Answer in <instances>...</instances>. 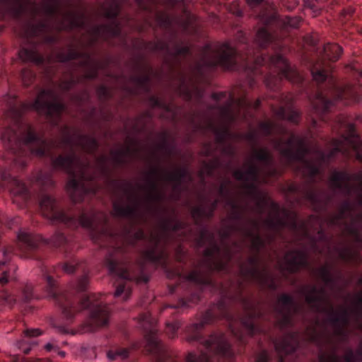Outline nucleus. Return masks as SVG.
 <instances>
[{
	"label": "nucleus",
	"instance_id": "a19ab883",
	"mask_svg": "<svg viewBox=\"0 0 362 362\" xmlns=\"http://www.w3.org/2000/svg\"><path fill=\"white\" fill-rule=\"evenodd\" d=\"M106 264L108 267L110 273L115 274L116 276H117L119 279H129V275L127 274L126 271H116L117 262H115L114 260L107 259Z\"/></svg>",
	"mask_w": 362,
	"mask_h": 362
},
{
	"label": "nucleus",
	"instance_id": "79ce46f5",
	"mask_svg": "<svg viewBox=\"0 0 362 362\" xmlns=\"http://www.w3.org/2000/svg\"><path fill=\"white\" fill-rule=\"evenodd\" d=\"M248 315H250V317L247 319H244L242 322V324L244 329L247 332L248 334L252 335L257 331V329L255 328L253 322V317L255 316V314L248 313Z\"/></svg>",
	"mask_w": 362,
	"mask_h": 362
},
{
	"label": "nucleus",
	"instance_id": "2eb2a0df",
	"mask_svg": "<svg viewBox=\"0 0 362 362\" xmlns=\"http://www.w3.org/2000/svg\"><path fill=\"white\" fill-rule=\"evenodd\" d=\"M107 216L105 214L100 212L96 214L88 215L83 214L79 218L80 225L90 230L93 239H95V233L101 230L102 234L107 233V228L106 226Z\"/></svg>",
	"mask_w": 362,
	"mask_h": 362
},
{
	"label": "nucleus",
	"instance_id": "338daca9",
	"mask_svg": "<svg viewBox=\"0 0 362 362\" xmlns=\"http://www.w3.org/2000/svg\"><path fill=\"white\" fill-rule=\"evenodd\" d=\"M177 323H168L167 324V328L169 332L171 333L169 334L170 337L173 338L174 337V334L177 329Z\"/></svg>",
	"mask_w": 362,
	"mask_h": 362
},
{
	"label": "nucleus",
	"instance_id": "393cba45",
	"mask_svg": "<svg viewBox=\"0 0 362 362\" xmlns=\"http://www.w3.org/2000/svg\"><path fill=\"white\" fill-rule=\"evenodd\" d=\"M83 23V16L77 15L74 12H68L62 16V23L57 25L58 29L72 28L81 27Z\"/></svg>",
	"mask_w": 362,
	"mask_h": 362
},
{
	"label": "nucleus",
	"instance_id": "20e7f679",
	"mask_svg": "<svg viewBox=\"0 0 362 362\" xmlns=\"http://www.w3.org/2000/svg\"><path fill=\"white\" fill-rule=\"evenodd\" d=\"M17 127L18 132L6 129L1 136L2 142L13 151L23 147L28 149L30 154L42 157L49 155L50 149L56 146L54 143H48L37 137L31 126L25 122H20Z\"/></svg>",
	"mask_w": 362,
	"mask_h": 362
},
{
	"label": "nucleus",
	"instance_id": "6e6d98bb",
	"mask_svg": "<svg viewBox=\"0 0 362 362\" xmlns=\"http://www.w3.org/2000/svg\"><path fill=\"white\" fill-rule=\"evenodd\" d=\"M37 181L45 185H49L53 184L50 175H43L42 173H40L37 176Z\"/></svg>",
	"mask_w": 362,
	"mask_h": 362
},
{
	"label": "nucleus",
	"instance_id": "a211bd4d",
	"mask_svg": "<svg viewBox=\"0 0 362 362\" xmlns=\"http://www.w3.org/2000/svg\"><path fill=\"white\" fill-rule=\"evenodd\" d=\"M270 63L278 68L282 76L288 78L292 83H300L303 78L300 74L294 69L291 68L286 59L280 54H276L271 57Z\"/></svg>",
	"mask_w": 362,
	"mask_h": 362
},
{
	"label": "nucleus",
	"instance_id": "c03bdc74",
	"mask_svg": "<svg viewBox=\"0 0 362 362\" xmlns=\"http://www.w3.org/2000/svg\"><path fill=\"white\" fill-rule=\"evenodd\" d=\"M103 14L108 18H114L119 13V6L117 4H112L110 8H107L106 5L103 6Z\"/></svg>",
	"mask_w": 362,
	"mask_h": 362
},
{
	"label": "nucleus",
	"instance_id": "0e129e2a",
	"mask_svg": "<svg viewBox=\"0 0 362 362\" xmlns=\"http://www.w3.org/2000/svg\"><path fill=\"white\" fill-rule=\"evenodd\" d=\"M187 279L195 282H199L201 281V277L199 272L194 271L187 275Z\"/></svg>",
	"mask_w": 362,
	"mask_h": 362
},
{
	"label": "nucleus",
	"instance_id": "412c9836",
	"mask_svg": "<svg viewBox=\"0 0 362 362\" xmlns=\"http://www.w3.org/2000/svg\"><path fill=\"white\" fill-rule=\"evenodd\" d=\"M9 255L4 248H0V284H5L9 280L16 279L15 272L17 267L8 263Z\"/></svg>",
	"mask_w": 362,
	"mask_h": 362
},
{
	"label": "nucleus",
	"instance_id": "f704fd0d",
	"mask_svg": "<svg viewBox=\"0 0 362 362\" xmlns=\"http://www.w3.org/2000/svg\"><path fill=\"white\" fill-rule=\"evenodd\" d=\"M276 116L281 119H286L291 122H297L299 115L297 112L290 110L286 109L284 107L279 108L276 112Z\"/></svg>",
	"mask_w": 362,
	"mask_h": 362
},
{
	"label": "nucleus",
	"instance_id": "1a4fd4ad",
	"mask_svg": "<svg viewBox=\"0 0 362 362\" xmlns=\"http://www.w3.org/2000/svg\"><path fill=\"white\" fill-rule=\"evenodd\" d=\"M204 58V64L210 66L219 64L231 67L245 60L228 43L210 47L206 51Z\"/></svg>",
	"mask_w": 362,
	"mask_h": 362
},
{
	"label": "nucleus",
	"instance_id": "5701e85b",
	"mask_svg": "<svg viewBox=\"0 0 362 362\" xmlns=\"http://www.w3.org/2000/svg\"><path fill=\"white\" fill-rule=\"evenodd\" d=\"M1 177L4 180L9 179L10 190L14 197H22L25 199L27 188L21 181L16 177L9 178L8 174L5 170L1 172Z\"/></svg>",
	"mask_w": 362,
	"mask_h": 362
},
{
	"label": "nucleus",
	"instance_id": "6e6552de",
	"mask_svg": "<svg viewBox=\"0 0 362 362\" xmlns=\"http://www.w3.org/2000/svg\"><path fill=\"white\" fill-rule=\"evenodd\" d=\"M81 308H89L90 314L82 326L83 332H92L109 322L110 310L107 305L98 299L96 294L84 298L81 303Z\"/></svg>",
	"mask_w": 362,
	"mask_h": 362
},
{
	"label": "nucleus",
	"instance_id": "2f4dec72",
	"mask_svg": "<svg viewBox=\"0 0 362 362\" xmlns=\"http://www.w3.org/2000/svg\"><path fill=\"white\" fill-rule=\"evenodd\" d=\"M136 207V204L123 206L119 202H115L113 212L118 216H132L135 214Z\"/></svg>",
	"mask_w": 362,
	"mask_h": 362
},
{
	"label": "nucleus",
	"instance_id": "4d7b16f0",
	"mask_svg": "<svg viewBox=\"0 0 362 362\" xmlns=\"http://www.w3.org/2000/svg\"><path fill=\"white\" fill-rule=\"evenodd\" d=\"M33 78V74L30 70L25 69L22 71V79L25 86H28Z\"/></svg>",
	"mask_w": 362,
	"mask_h": 362
},
{
	"label": "nucleus",
	"instance_id": "e433bc0d",
	"mask_svg": "<svg viewBox=\"0 0 362 362\" xmlns=\"http://www.w3.org/2000/svg\"><path fill=\"white\" fill-rule=\"evenodd\" d=\"M326 0H304L305 8L309 9L313 16H317L320 13V5Z\"/></svg>",
	"mask_w": 362,
	"mask_h": 362
},
{
	"label": "nucleus",
	"instance_id": "f8f14e48",
	"mask_svg": "<svg viewBox=\"0 0 362 362\" xmlns=\"http://www.w3.org/2000/svg\"><path fill=\"white\" fill-rule=\"evenodd\" d=\"M165 243L166 238L163 233L153 232L149 238L150 247L144 252L145 258L151 262L164 265L166 258L164 249Z\"/></svg>",
	"mask_w": 362,
	"mask_h": 362
},
{
	"label": "nucleus",
	"instance_id": "423d86ee",
	"mask_svg": "<svg viewBox=\"0 0 362 362\" xmlns=\"http://www.w3.org/2000/svg\"><path fill=\"white\" fill-rule=\"evenodd\" d=\"M307 304L316 312L327 313L331 322L344 326L348 322L349 315L346 308L334 312L332 305L323 290L306 287L303 290Z\"/></svg>",
	"mask_w": 362,
	"mask_h": 362
},
{
	"label": "nucleus",
	"instance_id": "f03ea898",
	"mask_svg": "<svg viewBox=\"0 0 362 362\" xmlns=\"http://www.w3.org/2000/svg\"><path fill=\"white\" fill-rule=\"evenodd\" d=\"M276 174L269 151L267 148H260L252 150L250 158L242 169L235 171L234 177L242 182L241 193L253 195L257 192V184L267 182L265 177Z\"/></svg>",
	"mask_w": 362,
	"mask_h": 362
},
{
	"label": "nucleus",
	"instance_id": "9b49d317",
	"mask_svg": "<svg viewBox=\"0 0 362 362\" xmlns=\"http://www.w3.org/2000/svg\"><path fill=\"white\" fill-rule=\"evenodd\" d=\"M243 276L250 278L260 286L275 289L277 286L274 278L266 268H260L257 257H252L248 262V268L244 266L240 269Z\"/></svg>",
	"mask_w": 362,
	"mask_h": 362
},
{
	"label": "nucleus",
	"instance_id": "4be33fe9",
	"mask_svg": "<svg viewBox=\"0 0 362 362\" xmlns=\"http://www.w3.org/2000/svg\"><path fill=\"white\" fill-rule=\"evenodd\" d=\"M361 356L352 351H347L344 358L339 357L335 352L323 353L320 356V362H358Z\"/></svg>",
	"mask_w": 362,
	"mask_h": 362
},
{
	"label": "nucleus",
	"instance_id": "ea45409f",
	"mask_svg": "<svg viewBox=\"0 0 362 362\" xmlns=\"http://www.w3.org/2000/svg\"><path fill=\"white\" fill-rule=\"evenodd\" d=\"M78 144L81 146V148L88 152H93L97 148V142L96 141L90 137L83 136L79 139Z\"/></svg>",
	"mask_w": 362,
	"mask_h": 362
},
{
	"label": "nucleus",
	"instance_id": "c756f323",
	"mask_svg": "<svg viewBox=\"0 0 362 362\" xmlns=\"http://www.w3.org/2000/svg\"><path fill=\"white\" fill-rule=\"evenodd\" d=\"M18 240L20 243H23L29 248H34L37 247V238L32 233L25 231L20 230L17 235Z\"/></svg>",
	"mask_w": 362,
	"mask_h": 362
},
{
	"label": "nucleus",
	"instance_id": "13d9d810",
	"mask_svg": "<svg viewBox=\"0 0 362 362\" xmlns=\"http://www.w3.org/2000/svg\"><path fill=\"white\" fill-rule=\"evenodd\" d=\"M158 22L163 25H167L171 23V19L170 16H168L165 13L160 14L157 16Z\"/></svg>",
	"mask_w": 362,
	"mask_h": 362
},
{
	"label": "nucleus",
	"instance_id": "72a5a7b5",
	"mask_svg": "<svg viewBox=\"0 0 362 362\" xmlns=\"http://www.w3.org/2000/svg\"><path fill=\"white\" fill-rule=\"evenodd\" d=\"M313 80L317 83L325 81L328 77L327 70L323 63H317L311 70Z\"/></svg>",
	"mask_w": 362,
	"mask_h": 362
},
{
	"label": "nucleus",
	"instance_id": "58836bf2",
	"mask_svg": "<svg viewBox=\"0 0 362 362\" xmlns=\"http://www.w3.org/2000/svg\"><path fill=\"white\" fill-rule=\"evenodd\" d=\"M42 9L46 15L55 16L58 13L59 4L56 0H47L43 2Z\"/></svg>",
	"mask_w": 362,
	"mask_h": 362
},
{
	"label": "nucleus",
	"instance_id": "bb28decb",
	"mask_svg": "<svg viewBox=\"0 0 362 362\" xmlns=\"http://www.w3.org/2000/svg\"><path fill=\"white\" fill-rule=\"evenodd\" d=\"M331 104L332 102L327 100L321 93H318L315 99L312 101L313 110L316 115H319L325 112Z\"/></svg>",
	"mask_w": 362,
	"mask_h": 362
},
{
	"label": "nucleus",
	"instance_id": "0eeeda50",
	"mask_svg": "<svg viewBox=\"0 0 362 362\" xmlns=\"http://www.w3.org/2000/svg\"><path fill=\"white\" fill-rule=\"evenodd\" d=\"M286 224L284 218L281 217V212L277 205H273L269 216L264 222L259 221H252L250 223V228L243 231L246 241L249 242L253 250H259L263 247L264 241L260 235L262 226L269 228H278Z\"/></svg>",
	"mask_w": 362,
	"mask_h": 362
},
{
	"label": "nucleus",
	"instance_id": "680f3d73",
	"mask_svg": "<svg viewBox=\"0 0 362 362\" xmlns=\"http://www.w3.org/2000/svg\"><path fill=\"white\" fill-rule=\"evenodd\" d=\"M269 360V355L267 351H263L257 356L256 362H268Z\"/></svg>",
	"mask_w": 362,
	"mask_h": 362
},
{
	"label": "nucleus",
	"instance_id": "a18cd8bd",
	"mask_svg": "<svg viewBox=\"0 0 362 362\" xmlns=\"http://www.w3.org/2000/svg\"><path fill=\"white\" fill-rule=\"evenodd\" d=\"M37 344L36 341L32 342H26L23 340L19 341L17 343V346L19 349H21L24 354H28L33 346H36Z\"/></svg>",
	"mask_w": 362,
	"mask_h": 362
},
{
	"label": "nucleus",
	"instance_id": "bf43d9fd",
	"mask_svg": "<svg viewBox=\"0 0 362 362\" xmlns=\"http://www.w3.org/2000/svg\"><path fill=\"white\" fill-rule=\"evenodd\" d=\"M25 335L29 337H37L42 334V332L39 329H30L24 332Z\"/></svg>",
	"mask_w": 362,
	"mask_h": 362
},
{
	"label": "nucleus",
	"instance_id": "7c9ffc66",
	"mask_svg": "<svg viewBox=\"0 0 362 362\" xmlns=\"http://www.w3.org/2000/svg\"><path fill=\"white\" fill-rule=\"evenodd\" d=\"M257 18L263 23L269 24L276 20V14L274 12L272 6L267 4L264 6V7L261 10V12L258 15Z\"/></svg>",
	"mask_w": 362,
	"mask_h": 362
},
{
	"label": "nucleus",
	"instance_id": "09e8293b",
	"mask_svg": "<svg viewBox=\"0 0 362 362\" xmlns=\"http://www.w3.org/2000/svg\"><path fill=\"white\" fill-rule=\"evenodd\" d=\"M106 32L111 35H117L119 33L120 29L118 25L112 24L110 27H101L98 28L97 33Z\"/></svg>",
	"mask_w": 362,
	"mask_h": 362
},
{
	"label": "nucleus",
	"instance_id": "b1692460",
	"mask_svg": "<svg viewBox=\"0 0 362 362\" xmlns=\"http://www.w3.org/2000/svg\"><path fill=\"white\" fill-rule=\"evenodd\" d=\"M220 255V250L216 245H212L204 251V255L207 259H215L214 267L218 269H223L226 263L230 259V255L228 252H226L224 257L221 259H216Z\"/></svg>",
	"mask_w": 362,
	"mask_h": 362
},
{
	"label": "nucleus",
	"instance_id": "3c124183",
	"mask_svg": "<svg viewBox=\"0 0 362 362\" xmlns=\"http://www.w3.org/2000/svg\"><path fill=\"white\" fill-rule=\"evenodd\" d=\"M128 356V351L126 349H121L115 352L110 351L107 353V357L110 360H114L117 358L122 359L126 358Z\"/></svg>",
	"mask_w": 362,
	"mask_h": 362
},
{
	"label": "nucleus",
	"instance_id": "dca6fc26",
	"mask_svg": "<svg viewBox=\"0 0 362 362\" xmlns=\"http://www.w3.org/2000/svg\"><path fill=\"white\" fill-rule=\"evenodd\" d=\"M347 216H352V206L349 203H345L341 209L340 213L329 220V224L338 225L341 224L343 219ZM351 223L347 228V230L350 233H356L359 230H362V214L351 218Z\"/></svg>",
	"mask_w": 362,
	"mask_h": 362
},
{
	"label": "nucleus",
	"instance_id": "f257e3e1",
	"mask_svg": "<svg viewBox=\"0 0 362 362\" xmlns=\"http://www.w3.org/2000/svg\"><path fill=\"white\" fill-rule=\"evenodd\" d=\"M289 138L286 141L281 139L274 141V147L281 156L288 161H300L301 168L299 169L303 175L313 177L320 171V167L325 160L334 156L336 152L349 154L351 149L356 152L358 160L362 161V143L358 136L354 133H350L346 136H341L334 141V147L328 156L322 151H317L310 156L314 160H304L308 155L305 139L293 134H288ZM330 187L334 189L349 194H356V204L362 206V172L350 175L342 172H335L329 180Z\"/></svg>",
	"mask_w": 362,
	"mask_h": 362
},
{
	"label": "nucleus",
	"instance_id": "39448f33",
	"mask_svg": "<svg viewBox=\"0 0 362 362\" xmlns=\"http://www.w3.org/2000/svg\"><path fill=\"white\" fill-rule=\"evenodd\" d=\"M30 109H34L40 114L44 113L47 117H58L63 111L64 106L54 90H42L38 94L33 103H23L19 108L13 106L11 107L8 115L14 121H18L22 112Z\"/></svg>",
	"mask_w": 362,
	"mask_h": 362
},
{
	"label": "nucleus",
	"instance_id": "de8ad7c7",
	"mask_svg": "<svg viewBox=\"0 0 362 362\" xmlns=\"http://www.w3.org/2000/svg\"><path fill=\"white\" fill-rule=\"evenodd\" d=\"M186 362H210L209 358L206 353L202 354L197 357L194 354H189L186 359Z\"/></svg>",
	"mask_w": 362,
	"mask_h": 362
},
{
	"label": "nucleus",
	"instance_id": "4c0bfd02",
	"mask_svg": "<svg viewBox=\"0 0 362 362\" xmlns=\"http://www.w3.org/2000/svg\"><path fill=\"white\" fill-rule=\"evenodd\" d=\"M62 313L66 319H72L79 311V308L74 305L71 301L66 300L62 305Z\"/></svg>",
	"mask_w": 362,
	"mask_h": 362
},
{
	"label": "nucleus",
	"instance_id": "864d4df0",
	"mask_svg": "<svg viewBox=\"0 0 362 362\" xmlns=\"http://www.w3.org/2000/svg\"><path fill=\"white\" fill-rule=\"evenodd\" d=\"M0 299L2 300L6 305L9 306L13 305L16 302L15 298L7 291L2 292L0 296Z\"/></svg>",
	"mask_w": 362,
	"mask_h": 362
},
{
	"label": "nucleus",
	"instance_id": "a878e982",
	"mask_svg": "<svg viewBox=\"0 0 362 362\" xmlns=\"http://www.w3.org/2000/svg\"><path fill=\"white\" fill-rule=\"evenodd\" d=\"M19 57L23 62H31L40 64L43 62V57L38 54L35 48H23L18 53Z\"/></svg>",
	"mask_w": 362,
	"mask_h": 362
},
{
	"label": "nucleus",
	"instance_id": "6ab92c4d",
	"mask_svg": "<svg viewBox=\"0 0 362 362\" xmlns=\"http://www.w3.org/2000/svg\"><path fill=\"white\" fill-rule=\"evenodd\" d=\"M305 264L306 256L304 252L291 251L286 254L279 267L282 270L293 272Z\"/></svg>",
	"mask_w": 362,
	"mask_h": 362
},
{
	"label": "nucleus",
	"instance_id": "aec40b11",
	"mask_svg": "<svg viewBox=\"0 0 362 362\" xmlns=\"http://www.w3.org/2000/svg\"><path fill=\"white\" fill-rule=\"evenodd\" d=\"M204 346L207 351L214 352L223 356L231 355L230 345L223 334L211 336L205 341Z\"/></svg>",
	"mask_w": 362,
	"mask_h": 362
},
{
	"label": "nucleus",
	"instance_id": "8fccbe9b",
	"mask_svg": "<svg viewBox=\"0 0 362 362\" xmlns=\"http://www.w3.org/2000/svg\"><path fill=\"white\" fill-rule=\"evenodd\" d=\"M130 290L129 288H125L124 285L119 284L115 292V296L118 297L120 296L122 293H124L123 300H127L130 296Z\"/></svg>",
	"mask_w": 362,
	"mask_h": 362
},
{
	"label": "nucleus",
	"instance_id": "f3484780",
	"mask_svg": "<svg viewBox=\"0 0 362 362\" xmlns=\"http://www.w3.org/2000/svg\"><path fill=\"white\" fill-rule=\"evenodd\" d=\"M298 334H291L276 340L274 343L275 351L279 357V362H283V357L294 352L298 346Z\"/></svg>",
	"mask_w": 362,
	"mask_h": 362
},
{
	"label": "nucleus",
	"instance_id": "7ed1b4c3",
	"mask_svg": "<svg viewBox=\"0 0 362 362\" xmlns=\"http://www.w3.org/2000/svg\"><path fill=\"white\" fill-rule=\"evenodd\" d=\"M54 168L65 170L71 177L69 180L66 188L74 202H80L83 196L90 192H95L96 189L93 186H86V180L95 178L92 174L94 169L86 160L81 161L74 153L68 156H60L52 161Z\"/></svg>",
	"mask_w": 362,
	"mask_h": 362
},
{
	"label": "nucleus",
	"instance_id": "774afa93",
	"mask_svg": "<svg viewBox=\"0 0 362 362\" xmlns=\"http://www.w3.org/2000/svg\"><path fill=\"white\" fill-rule=\"evenodd\" d=\"M299 23L298 18H287L286 24L292 28H296Z\"/></svg>",
	"mask_w": 362,
	"mask_h": 362
},
{
	"label": "nucleus",
	"instance_id": "603ef678",
	"mask_svg": "<svg viewBox=\"0 0 362 362\" xmlns=\"http://www.w3.org/2000/svg\"><path fill=\"white\" fill-rule=\"evenodd\" d=\"M146 340L151 351H156L158 349L159 341L156 337L154 335L147 336Z\"/></svg>",
	"mask_w": 362,
	"mask_h": 362
},
{
	"label": "nucleus",
	"instance_id": "9d476101",
	"mask_svg": "<svg viewBox=\"0 0 362 362\" xmlns=\"http://www.w3.org/2000/svg\"><path fill=\"white\" fill-rule=\"evenodd\" d=\"M233 104V100L231 97H229L226 100V105L218 110V124L210 120L205 126L206 129L216 133L218 140H223L228 137L229 134V125L237 117V115L232 110Z\"/></svg>",
	"mask_w": 362,
	"mask_h": 362
},
{
	"label": "nucleus",
	"instance_id": "49530a36",
	"mask_svg": "<svg viewBox=\"0 0 362 362\" xmlns=\"http://www.w3.org/2000/svg\"><path fill=\"white\" fill-rule=\"evenodd\" d=\"M47 293L48 298H55L57 297V293L55 291V281L51 276H47Z\"/></svg>",
	"mask_w": 362,
	"mask_h": 362
},
{
	"label": "nucleus",
	"instance_id": "5fc2aeb1",
	"mask_svg": "<svg viewBox=\"0 0 362 362\" xmlns=\"http://www.w3.org/2000/svg\"><path fill=\"white\" fill-rule=\"evenodd\" d=\"M185 18H186V20L182 23V26L184 30H185L188 32H190L189 29L191 28H194L195 26L194 21H193V16H191L189 13H186Z\"/></svg>",
	"mask_w": 362,
	"mask_h": 362
},
{
	"label": "nucleus",
	"instance_id": "473e14b6",
	"mask_svg": "<svg viewBox=\"0 0 362 362\" xmlns=\"http://www.w3.org/2000/svg\"><path fill=\"white\" fill-rule=\"evenodd\" d=\"M323 50L325 57L332 62L337 60L342 52V48L337 44L328 43L325 45Z\"/></svg>",
	"mask_w": 362,
	"mask_h": 362
},
{
	"label": "nucleus",
	"instance_id": "37998d69",
	"mask_svg": "<svg viewBox=\"0 0 362 362\" xmlns=\"http://www.w3.org/2000/svg\"><path fill=\"white\" fill-rule=\"evenodd\" d=\"M186 172L181 170H175L173 172L168 173L165 179L169 181L180 182L184 180Z\"/></svg>",
	"mask_w": 362,
	"mask_h": 362
},
{
	"label": "nucleus",
	"instance_id": "052dcab7",
	"mask_svg": "<svg viewBox=\"0 0 362 362\" xmlns=\"http://www.w3.org/2000/svg\"><path fill=\"white\" fill-rule=\"evenodd\" d=\"M88 283V281L87 276H82L78 281L77 289L78 291L84 290L86 288Z\"/></svg>",
	"mask_w": 362,
	"mask_h": 362
},
{
	"label": "nucleus",
	"instance_id": "69168bd1",
	"mask_svg": "<svg viewBox=\"0 0 362 362\" xmlns=\"http://www.w3.org/2000/svg\"><path fill=\"white\" fill-rule=\"evenodd\" d=\"M192 214L194 216H208L210 215V213L205 212V211L203 209V208L199 206L193 210Z\"/></svg>",
	"mask_w": 362,
	"mask_h": 362
},
{
	"label": "nucleus",
	"instance_id": "e2e57ef3",
	"mask_svg": "<svg viewBox=\"0 0 362 362\" xmlns=\"http://www.w3.org/2000/svg\"><path fill=\"white\" fill-rule=\"evenodd\" d=\"M298 4V2L297 0H284V6H286L288 10L294 9L297 6Z\"/></svg>",
	"mask_w": 362,
	"mask_h": 362
},
{
	"label": "nucleus",
	"instance_id": "ddd939ff",
	"mask_svg": "<svg viewBox=\"0 0 362 362\" xmlns=\"http://www.w3.org/2000/svg\"><path fill=\"white\" fill-rule=\"evenodd\" d=\"M296 310L291 297L286 294L281 295L275 307L279 325L281 327L289 325L292 321V316Z\"/></svg>",
	"mask_w": 362,
	"mask_h": 362
},
{
	"label": "nucleus",
	"instance_id": "4468645a",
	"mask_svg": "<svg viewBox=\"0 0 362 362\" xmlns=\"http://www.w3.org/2000/svg\"><path fill=\"white\" fill-rule=\"evenodd\" d=\"M40 206L42 215L49 219L58 221L70 226L75 222L73 217H69L65 213L56 210L55 200L50 196H42L40 201Z\"/></svg>",
	"mask_w": 362,
	"mask_h": 362
},
{
	"label": "nucleus",
	"instance_id": "c85d7f7f",
	"mask_svg": "<svg viewBox=\"0 0 362 362\" xmlns=\"http://www.w3.org/2000/svg\"><path fill=\"white\" fill-rule=\"evenodd\" d=\"M337 98V99H341L345 96L351 97L356 101L361 100V98H358V87L348 85L344 88L336 87Z\"/></svg>",
	"mask_w": 362,
	"mask_h": 362
},
{
	"label": "nucleus",
	"instance_id": "cd10ccee",
	"mask_svg": "<svg viewBox=\"0 0 362 362\" xmlns=\"http://www.w3.org/2000/svg\"><path fill=\"white\" fill-rule=\"evenodd\" d=\"M259 129L265 134H276L280 135L286 134L287 130L281 124L272 122H263L259 125Z\"/></svg>",
	"mask_w": 362,
	"mask_h": 362
},
{
	"label": "nucleus",
	"instance_id": "c9c22d12",
	"mask_svg": "<svg viewBox=\"0 0 362 362\" xmlns=\"http://www.w3.org/2000/svg\"><path fill=\"white\" fill-rule=\"evenodd\" d=\"M274 39V37L269 34L267 30L262 28L257 30L255 41L260 47H265L269 45Z\"/></svg>",
	"mask_w": 362,
	"mask_h": 362
}]
</instances>
